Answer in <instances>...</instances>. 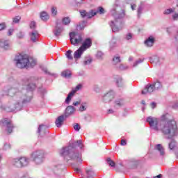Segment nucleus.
Returning a JSON list of instances; mask_svg holds the SVG:
<instances>
[{"instance_id":"obj_1","label":"nucleus","mask_w":178,"mask_h":178,"mask_svg":"<svg viewBox=\"0 0 178 178\" xmlns=\"http://www.w3.org/2000/svg\"><path fill=\"white\" fill-rule=\"evenodd\" d=\"M70 40L72 45H80V44H82L79 49L74 51V59H80L83 53L91 48L92 45V40L91 38H88L83 41V35L77 32L70 33Z\"/></svg>"},{"instance_id":"obj_2","label":"nucleus","mask_w":178,"mask_h":178,"mask_svg":"<svg viewBox=\"0 0 178 178\" xmlns=\"http://www.w3.org/2000/svg\"><path fill=\"white\" fill-rule=\"evenodd\" d=\"M79 147V148H83V143L81 140H79L67 147H63L60 149V154L63 156H69L71 161L76 162V163H81L83 162V159L81 157V154L79 152H76V148Z\"/></svg>"},{"instance_id":"obj_3","label":"nucleus","mask_w":178,"mask_h":178,"mask_svg":"<svg viewBox=\"0 0 178 178\" xmlns=\"http://www.w3.org/2000/svg\"><path fill=\"white\" fill-rule=\"evenodd\" d=\"M15 61L19 69H29V67H34L37 65L35 60L27 54H17L15 58Z\"/></svg>"},{"instance_id":"obj_4","label":"nucleus","mask_w":178,"mask_h":178,"mask_svg":"<svg viewBox=\"0 0 178 178\" xmlns=\"http://www.w3.org/2000/svg\"><path fill=\"white\" fill-rule=\"evenodd\" d=\"M160 131L164 136H170V137H175L178 133L177 124L175 120H170L160 123Z\"/></svg>"},{"instance_id":"obj_5","label":"nucleus","mask_w":178,"mask_h":178,"mask_svg":"<svg viewBox=\"0 0 178 178\" xmlns=\"http://www.w3.org/2000/svg\"><path fill=\"white\" fill-rule=\"evenodd\" d=\"M81 16L83 17L84 19H91V17H94L95 15L99 13V15H104L105 13V9L102 8V6H99L97 8V10H92L89 12H87L86 10H83L80 12Z\"/></svg>"},{"instance_id":"obj_6","label":"nucleus","mask_w":178,"mask_h":178,"mask_svg":"<svg viewBox=\"0 0 178 178\" xmlns=\"http://www.w3.org/2000/svg\"><path fill=\"white\" fill-rule=\"evenodd\" d=\"M147 122L149 123L150 127H152L153 130H155L156 131H159L161 129V123H162V122H159V120L158 118L148 117L147 119Z\"/></svg>"},{"instance_id":"obj_7","label":"nucleus","mask_w":178,"mask_h":178,"mask_svg":"<svg viewBox=\"0 0 178 178\" xmlns=\"http://www.w3.org/2000/svg\"><path fill=\"white\" fill-rule=\"evenodd\" d=\"M111 14L113 16L114 19L118 20H122L126 17V11L122 10L120 13L118 14V5H115L111 10Z\"/></svg>"},{"instance_id":"obj_8","label":"nucleus","mask_w":178,"mask_h":178,"mask_svg":"<svg viewBox=\"0 0 178 178\" xmlns=\"http://www.w3.org/2000/svg\"><path fill=\"white\" fill-rule=\"evenodd\" d=\"M1 123L3 124V127H6V131H7V134H12V133H13L15 125L12 124V120L8 118H3L1 120Z\"/></svg>"},{"instance_id":"obj_9","label":"nucleus","mask_w":178,"mask_h":178,"mask_svg":"<svg viewBox=\"0 0 178 178\" xmlns=\"http://www.w3.org/2000/svg\"><path fill=\"white\" fill-rule=\"evenodd\" d=\"M13 165L15 168H24L29 165V159L26 157H20L19 159H15L13 161Z\"/></svg>"},{"instance_id":"obj_10","label":"nucleus","mask_w":178,"mask_h":178,"mask_svg":"<svg viewBox=\"0 0 178 178\" xmlns=\"http://www.w3.org/2000/svg\"><path fill=\"white\" fill-rule=\"evenodd\" d=\"M65 26H67V23H57L54 26L53 33L56 37L62 35V33L65 30Z\"/></svg>"},{"instance_id":"obj_11","label":"nucleus","mask_w":178,"mask_h":178,"mask_svg":"<svg viewBox=\"0 0 178 178\" xmlns=\"http://www.w3.org/2000/svg\"><path fill=\"white\" fill-rule=\"evenodd\" d=\"M32 157L33 158V161H35L37 163H41V162H42V159H44V152H35L33 153Z\"/></svg>"},{"instance_id":"obj_12","label":"nucleus","mask_w":178,"mask_h":178,"mask_svg":"<svg viewBox=\"0 0 178 178\" xmlns=\"http://www.w3.org/2000/svg\"><path fill=\"white\" fill-rule=\"evenodd\" d=\"M24 84L26 91H33V90H35V83H33L31 79H26L24 81Z\"/></svg>"},{"instance_id":"obj_13","label":"nucleus","mask_w":178,"mask_h":178,"mask_svg":"<svg viewBox=\"0 0 178 178\" xmlns=\"http://www.w3.org/2000/svg\"><path fill=\"white\" fill-rule=\"evenodd\" d=\"M17 94L18 95H20V92H19V89L16 88H10L6 91V95L8 97H15Z\"/></svg>"},{"instance_id":"obj_14","label":"nucleus","mask_w":178,"mask_h":178,"mask_svg":"<svg viewBox=\"0 0 178 178\" xmlns=\"http://www.w3.org/2000/svg\"><path fill=\"white\" fill-rule=\"evenodd\" d=\"M155 91V88L154 87V85H147L143 90H142V94L145 95V94L154 92Z\"/></svg>"},{"instance_id":"obj_15","label":"nucleus","mask_w":178,"mask_h":178,"mask_svg":"<svg viewBox=\"0 0 178 178\" xmlns=\"http://www.w3.org/2000/svg\"><path fill=\"white\" fill-rule=\"evenodd\" d=\"M113 98H114L113 92H108L103 97V101L104 102H111Z\"/></svg>"},{"instance_id":"obj_16","label":"nucleus","mask_w":178,"mask_h":178,"mask_svg":"<svg viewBox=\"0 0 178 178\" xmlns=\"http://www.w3.org/2000/svg\"><path fill=\"white\" fill-rule=\"evenodd\" d=\"M63 122H65V115H60L58 117L55 121V124L56 127H62Z\"/></svg>"},{"instance_id":"obj_17","label":"nucleus","mask_w":178,"mask_h":178,"mask_svg":"<svg viewBox=\"0 0 178 178\" xmlns=\"http://www.w3.org/2000/svg\"><path fill=\"white\" fill-rule=\"evenodd\" d=\"M74 107L73 106H68L65 109V118H68L70 115H73L74 113Z\"/></svg>"},{"instance_id":"obj_18","label":"nucleus","mask_w":178,"mask_h":178,"mask_svg":"<svg viewBox=\"0 0 178 178\" xmlns=\"http://www.w3.org/2000/svg\"><path fill=\"white\" fill-rule=\"evenodd\" d=\"M40 18L42 22H48L49 20V14L46 11H42L40 13Z\"/></svg>"},{"instance_id":"obj_19","label":"nucleus","mask_w":178,"mask_h":178,"mask_svg":"<svg viewBox=\"0 0 178 178\" xmlns=\"http://www.w3.org/2000/svg\"><path fill=\"white\" fill-rule=\"evenodd\" d=\"M154 43H155V38H154V36H149L145 41V45H146V47H152V45H154Z\"/></svg>"},{"instance_id":"obj_20","label":"nucleus","mask_w":178,"mask_h":178,"mask_svg":"<svg viewBox=\"0 0 178 178\" xmlns=\"http://www.w3.org/2000/svg\"><path fill=\"white\" fill-rule=\"evenodd\" d=\"M155 149H157V151H159L160 155H161L162 156H163V155H165V149L163 148L162 145H161V144L156 145L155 147Z\"/></svg>"},{"instance_id":"obj_21","label":"nucleus","mask_w":178,"mask_h":178,"mask_svg":"<svg viewBox=\"0 0 178 178\" xmlns=\"http://www.w3.org/2000/svg\"><path fill=\"white\" fill-rule=\"evenodd\" d=\"M144 6H145V2L141 1L140 5L138 8V17H140L141 16V13H143V10L144 9Z\"/></svg>"},{"instance_id":"obj_22","label":"nucleus","mask_w":178,"mask_h":178,"mask_svg":"<svg viewBox=\"0 0 178 178\" xmlns=\"http://www.w3.org/2000/svg\"><path fill=\"white\" fill-rule=\"evenodd\" d=\"M1 47L4 49H9V42L8 41H3V40H0Z\"/></svg>"},{"instance_id":"obj_23","label":"nucleus","mask_w":178,"mask_h":178,"mask_svg":"<svg viewBox=\"0 0 178 178\" xmlns=\"http://www.w3.org/2000/svg\"><path fill=\"white\" fill-rule=\"evenodd\" d=\"M86 175H87V178H92L94 177L95 173L92 170V169L89 168L86 170Z\"/></svg>"},{"instance_id":"obj_24","label":"nucleus","mask_w":178,"mask_h":178,"mask_svg":"<svg viewBox=\"0 0 178 178\" xmlns=\"http://www.w3.org/2000/svg\"><path fill=\"white\" fill-rule=\"evenodd\" d=\"M74 94H76V90H72V92H70L68 94V95L65 99V102L67 104H69V102H70V101L72 100V97H73V95H74Z\"/></svg>"},{"instance_id":"obj_25","label":"nucleus","mask_w":178,"mask_h":178,"mask_svg":"<svg viewBox=\"0 0 178 178\" xmlns=\"http://www.w3.org/2000/svg\"><path fill=\"white\" fill-rule=\"evenodd\" d=\"M37 35H38V32H37V31L31 34V40L33 41V42L37 41Z\"/></svg>"},{"instance_id":"obj_26","label":"nucleus","mask_w":178,"mask_h":178,"mask_svg":"<svg viewBox=\"0 0 178 178\" xmlns=\"http://www.w3.org/2000/svg\"><path fill=\"white\" fill-rule=\"evenodd\" d=\"M111 27L112 29V31L114 32V33H118V31H119V30H120V28L119 26H118V25H116L115 23H112L111 24Z\"/></svg>"},{"instance_id":"obj_27","label":"nucleus","mask_w":178,"mask_h":178,"mask_svg":"<svg viewBox=\"0 0 178 178\" xmlns=\"http://www.w3.org/2000/svg\"><path fill=\"white\" fill-rule=\"evenodd\" d=\"M63 77L69 78L72 76V72L69 70H66L62 72Z\"/></svg>"},{"instance_id":"obj_28","label":"nucleus","mask_w":178,"mask_h":178,"mask_svg":"<svg viewBox=\"0 0 178 178\" xmlns=\"http://www.w3.org/2000/svg\"><path fill=\"white\" fill-rule=\"evenodd\" d=\"M154 90H159V88H161V87H162V84L160 83V82H156L152 84Z\"/></svg>"},{"instance_id":"obj_29","label":"nucleus","mask_w":178,"mask_h":178,"mask_svg":"<svg viewBox=\"0 0 178 178\" xmlns=\"http://www.w3.org/2000/svg\"><path fill=\"white\" fill-rule=\"evenodd\" d=\"M107 163L109 165V166H111L112 168H115V163L112 159H111V158L107 159Z\"/></svg>"},{"instance_id":"obj_30","label":"nucleus","mask_w":178,"mask_h":178,"mask_svg":"<svg viewBox=\"0 0 178 178\" xmlns=\"http://www.w3.org/2000/svg\"><path fill=\"white\" fill-rule=\"evenodd\" d=\"M51 12L53 16H56V15H58V9L56 7H51Z\"/></svg>"},{"instance_id":"obj_31","label":"nucleus","mask_w":178,"mask_h":178,"mask_svg":"<svg viewBox=\"0 0 178 178\" xmlns=\"http://www.w3.org/2000/svg\"><path fill=\"white\" fill-rule=\"evenodd\" d=\"M67 59L72 60L73 59V56H72V50H68L65 54Z\"/></svg>"},{"instance_id":"obj_32","label":"nucleus","mask_w":178,"mask_h":178,"mask_svg":"<svg viewBox=\"0 0 178 178\" xmlns=\"http://www.w3.org/2000/svg\"><path fill=\"white\" fill-rule=\"evenodd\" d=\"M175 147H176V142L175 140H172L170 144H169V148L170 149H174Z\"/></svg>"},{"instance_id":"obj_33","label":"nucleus","mask_w":178,"mask_h":178,"mask_svg":"<svg viewBox=\"0 0 178 178\" xmlns=\"http://www.w3.org/2000/svg\"><path fill=\"white\" fill-rule=\"evenodd\" d=\"M62 22H63V23H70L72 22V20L70 19V17H65L63 18Z\"/></svg>"},{"instance_id":"obj_34","label":"nucleus","mask_w":178,"mask_h":178,"mask_svg":"<svg viewBox=\"0 0 178 178\" xmlns=\"http://www.w3.org/2000/svg\"><path fill=\"white\" fill-rule=\"evenodd\" d=\"M174 10L172 8L166 9L164 11V15H170V13H173Z\"/></svg>"},{"instance_id":"obj_35","label":"nucleus","mask_w":178,"mask_h":178,"mask_svg":"<svg viewBox=\"0 0 178 178\" xmlns=\"http://www.w3.org/2000/svg\"><path fill=\"white\" fill-rule=\"evenodd\" d=\"M115 105H117V106H122V105H123V100L118 99V100L115 101Z\"/></svg>"},{"instance_id":"obj_36","label":"nucleus","mask_w":178,"mask_h":178,"mask_svg":"<svg viewBox=\"0 0 178 178\" xmlns=\"http://www.w3.org/2000/svg\"><path fill=\"white\" fill-rule=\"evenodd\" d=\"M86 26H84V24H79V25H78V26H77V30L79 31H81V30H84V28H85Z\"/></svg>"},{"instance_id":"obj_37","label":"nucleus","mask_w":178,"mask_h":178,"mask_svg":"<svg viewBox=\"0 0 178 178\" xmlns=\"http://www.w3.org/2000/svg\"><path fill=\"white\" fill-rule=\"evenodd\" d=\"M22 17L20 16L15 17V18H13V23H19Z\"/></svg>"},{"instance_id":"obj_38","label":"nucleus","mask_w":178,"mask_h":178,"mask_svg":"<svg viewBox=\"0 0 178 178\" xmlns=\"http://www.w3.org/2000/svg\"><path fill=\"white\" fill-rule=\"evenodd\" d=\"M113 60L115 63H120V57L119 56L115 57L113 58Z\"/></svg>"},{"instance_id":"obj_39","label":"nucleus","mask_w":178,"mask_h":178,"mask_svg":"<svg viewBox=\"0 0 178 178\" xmlns=\"http://www.w3.org/2000/svg\"><path fill=\"white\" fill-rule=\"evenodd\" d=\"M116 83L118 86V87H120L122 86V78H118V79L116 81Z\"/></svg>"},{"instance_id":"obj_40","label":"nucleus","mask_w":178,"mask_h":178,"mask_svg":"<svg viewBox=\"0 0 178 178\" xmlns=\"http://www.w3.org/2000/svg\"><path fill=\"white\" fill-rule=\"evenodd\" d=\"M6 29V25L5 24H0V31L5 30Z\"/></svg>"},{"instance_id":"obj_41","label":"nucleus","mask_w":178,"mask_h":178,"mask_svg":"<svg viewBox=\"0 0 178 178\" xmlns=\"http://www.w3.org/2000/svg\"><path fill=\"white\" fill-rule=\"evenodd\" d=\"M74 130H76V131H79V130H80V125H79V124H76L74 126Z\"/></svg>"},{"instance_id":"obj_42","label":"nucleus","mask_w":178,"mask_h":178,"mask_svg":"<svg viewBox=\"0 0 178 178\" xmlns=\"http://www.w3.org/2000/svg\"><path fill=\"white\" fill-rule=\"evenodd\" d=\"M3 149H10V144L4 145Z\"/></svg>"},{"instance_id":"obj_43","label":"nucleus","mask_w":178,"mask_h":178,"mask_svg":"<svg viewBox=\"0 0 178 178\" xmlns=\"http://www.w3.org/2000/svg\"><path fill=\"white\" fill-rule=\"evenodd\" d=\"M131 38H133V35H131V33H128L127 35L126 39L127 40H131Z\"/></svg>"},{"instance_id":"obj_44","label":"nucleus","mask_w":178,"mask_h":178,"mask_svg":"<svg viewBox=\"0 0 178 178\" xmlns=\"http://www.w3.org/2000/svg\"><path fill=\"white\" fill-rule=\"evenodd\" d=\"M87 109V108L86 107V106L82 105L80 108H79V111H81V112H83V111H86Z\"/></svg>"},{"instance_id":"obj_45","label":"nucleus","mask_w":178,"mask_h":178,"mask_svg":"<svg viewBox=\"0 0 178 178\" xmlns=\"http://www.w3.org/2000/svg\"><path fill=\"white\" fill-rule=\"evenodd\" d=\"M81 87H82L81 85H77L75 90H74L72 91H75V92H76V91H79V90H80L81 88Z\"/></svg>"},{"instance_id":"obj_46","label":"nucleus","mask_w":178,"mask_h":178,"mask_svg":"<svg viewBox=\"0 0 178 178\" xmlns=\"http://www.w3.org/2000/svg\"><path fill=\"white\" fill-rule=\"evenodd\" d=\"M172 19H173L174 20H177V19H178V13L174 14V15H172Z\"/></svg>"},{"instance_id":"obj_47","label":"nucleus","mask_w":178,"mask_h":178,"mask_svg":"<svg viewBox=\"0 0 178 178\" xmlns=\"http://www.w3.org/2000/svg\"><path fill=\"white\" fill-rule=\"evenodd\" d=\"M150 105H151V107L152 108V109H154V108L156 107V103H155V102L151 103Z\"/></svg>"},{"instance_id":"obj_48","label":"nucleus","mask_w":178,"mask_h":178,"mask_svg":"<svg viewBox=\"0 0 178 178\" xmlns=\"http://www.w3.org/2000/svg\"><path fill=\"white\" fill-rule=\"evenodd\" d=\"M127 144V142H126L125 140H121V145H126Z\"/></svg>"},{"instance_id":"obj_49","label":"nucleus","mask_w":178,"mask_h":178,"mask_svg":"<svg viewBox=\"0 0 178 178\" xmlns=\"http://www.w3.org/2000/svg\"><path fill=\"white\" fill-rule=\"evenodd\" d=\"M76 5H80V3H83V0H75Z\"/></svg>"},{"instance_id":"obj_50","label":"nucleus","mask_w":178,"mask_h":178,"mask_svg":"<svg viewBox=\"0 0 178 178\" xmlns=\"http://www.w3.org/2000/svg\"><path fill=\"white\" fill-rule=\"evenodd\" d=\"M80 104H81V102L79 101V102H74V103H73V105L74 106H77V105H80Z\"/></svg>"},{"instance_id":"obj_51","label":"nucleus","mask_w":178,"mask_h":178,"mask_svg":"<svg viewBox=\"0 0 178 178\" xmlns=\"http://www.w3.org/2000/svg\"><path fill=\"white\" fill-rule=\"evenodd\" d=\"M13 33V29H10L8 32V35H11Z\"/></svg>"},{"instance_id":"obj_52","label":"nucleus","mask_w":178,"mask_h":178,"mask_svg":"<svg viewBox=\"0 0 178 178\" xmlns=\"http://www.w3.org/2000/svg\"><path fill=\"white\" fill-rule=\"evenodd\" d=\"M91 63V59H88L84 62V65H88Z\"/></svg>"},{"instance_id":"obj_53","label":"nucleus","mask_w":178,"mask_h":178,"mask_svg":"<svg viewBox=\"0 0 178 178\" xmlns=\"http://www.w3.org/2000/svg\"><path fill=\"white\" fill-rule=\"evenodd\" d=\"M23 37H24V34L22 33H19L18 34V38H23Z\"/></svg>"},{"instance_id":"obj_54","label":"nucleus","mask_w":178,"mask_h":178,"mask_svg":"<svg viewBox=\"0 0 178 178\" xmlns=\"http://www.w3.org/2000/svg\"><path fill=\"white\" fill-rule=\"evenodd\" d=\"M30 29H35V24L34 23L31 24Z\"/></svg>"},{"instance_id":"obj_55","label":"nucleus","mask_w":178,"mask_h":178,"mask_svg":"<svg viewBox=\"0 0 178 178\" xmlns=\"http://www.w3.org/2000/svg\"><path fill=\"white\" fill-rule=\"evenodd\" d=\"M131 8L132 10H134L136 9V5L135 4H131Z\"/></svg>"},{"instance_id":"obj_56","label":"nucleus","mask_w":178,"mask_h":178,"mask_svg":"<svg viewBox=\"0 0 178 178\" xmlns=\"http://www.w3.org/2000/svg\"><path fill=\"white\" fill-rule=\"evenodd\" d=\"M41 129H42V125H40L38 128V133H41Z\"/></svg>"},{"instance_id":"obj_57","label":"nucleus","mask_w":178,"mask_h":178,"mask_svg":"<svg viewBox=\"0 0 178 178\" xmlns=\"http://www.w3.org/2000/svg\"><path fill=\"white\" fill-rule=\"evenodd\" d=\"M153 178H162V175L160 174V175H157L156 177H154Z\"/></svg>"},{"instance_id":"obj_58","label":"nucleus","mask_w":178,"mask_h":178,"mask_svg":"<svg viewBox=\"0 0 178 178\" xmlns=\"http://www.w3.org/2000/svg\"><path fill=\"white\" fill-rule=\"evenodd\" d=\"M74 170L75 172H78V173H79V172H81V170H80V168H75Z\"/></svg>"},{"instance_id":"obj_59","label":"nucleus","mask_w":178,"mask_h":178,"mask_svg":"<svg viewBox=\"0 0 178 178\" xmlns=\"http://www.w3.org/2000/svg\"><path fill=\"white\" fill-rule=\"evenodd\" d=\"M107 113H113V110H112V109L108 110Z\"/></svg>"},{"instance_id":"obj_60","label":"nucleus","mask_w":178,"mask_h":178,"mask_svg":"<svg viewBox=\"0 0 178 178\" xmlns=\"http://www.w3.org/2000/svg\"><path fill=\"white\" fill-rule=\"evenodd\" d=\"M102 55V54L101 52L97 53V56H101Z\"/></svg>"},{"instance_id":"obj_61","label":"nucleus","mask_w":178,"mask_h":178,"mask_svg":"<svg viewBox=\"0 0 178 178\" xmlns=\"http://www.w3.org/2000/svg\"><path fill=\"white\" fill-rule=\"evenodd\" d=\"M141 104H143V105H145V101L143 100V101L141 102Z\"/></svg>"},{"instance_id":"obj_62","label":"nucleus","mask_w":178,"mask_h":178,"mask_svg":"<svg viewBox=\"0 0 178 178\" xmlns=\"http://www.w3.org/2000/svg\"><path fill=\"white\" fill-rule=\"evenodd\" d=\"M26 101H27V100L24 99V100H22V102H26Z\"/></svg>"},{"instance_id":"obj_63","label":"nucleus","mask_w":178,"mask_h":178,"mask_svg":"<svg viewBox=\"0 0 178 178\" xmlns=\"http://www.w3.org/2000/svg\"><path fill=\"white\" fill-rule=\"evenodd\" d=\"M129 60H133V58H129Z\"/></svg>"},{"instance_id":"obj_64","label":"nucleus","mask_w":178,"mask_h":178,"mask_svg":"<svg viewBox=\"0 0 178 178\" xmlns=\"http://www.w3.org/2000/svg\"><path fill=\"white\" fill-rule=\"evenodd\" d=\"M141 61H137L136 63H140Z\"/></svg>"}]
</instances>
